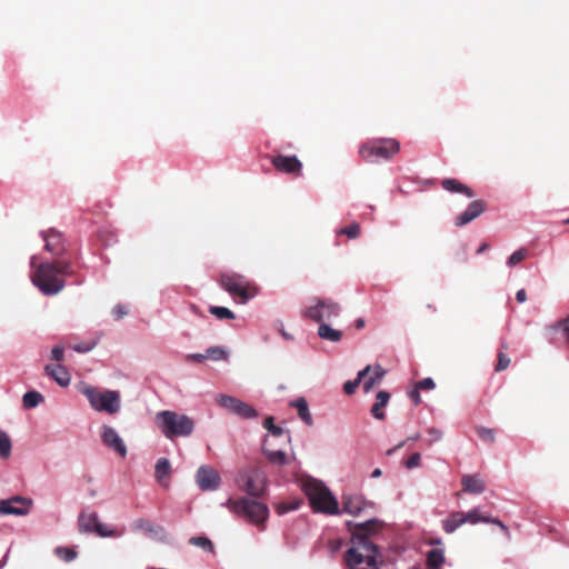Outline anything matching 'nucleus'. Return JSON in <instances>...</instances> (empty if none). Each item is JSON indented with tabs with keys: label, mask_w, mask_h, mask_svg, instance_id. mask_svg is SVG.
<instances>
[{
	"label": "nucleus",
	"mask_w": 569,
	"mask_h": 569,
	"mask_svg": "<svg viewBox=\"0 0 569 569\" xmlns=\"http://www.w3.org/2000/svg\"><path fill=\"white\" fill-rule=\"evenodd\" d=\"M381 525L377 520L353 523L350 528L352 537L346 553L349 569H379L381 555L375 538Z\"/></svg>",
	"instance_id": "nucleus-1"
},
{
	"label": "nucleus",
	"mask_w": 569,
	"mask_h": 569,
	"mask_svg": "<svg viewBox=\"0 0 569 569\" xmlns=\"http://www.w3.org/2000/svg\"><path fill=\"white\" fill-rule=\"evenodd\" d=\"M154 421L168 440L190 437L194 431V420L186 413L174 410H162L156 413Z\"/></svg>",
	"instance_id": "nucleus-2"
},
{
	"label": "nucleus",
	"mask_w": 569,
	"mask_h": 569,
	"mask_svg": "<svg viewBox=\"0 0 569 569\" xmlns=\"http://www.w3.org/2000/svg\"><path fill=\"white\" fill-rule=\"evenodd\" d=\"M30 267L31 282L42 295L56 296L64 288L66 282L59 277L53 263L38 262V257L32 256Z\"/></svg>",
	"instance_id": "nucleus-3"
},
{
	"label": "nucleus",
	"mask_w": 569,
	"mask_h": 569,
	"mask_svg": "<svg viewBox=\"0 0 569 569\" xmlns=\"http://www.w3.org/2000/svg\"><path fill=\"white\" fill-rule=\"evenodd\" d=\"M79 391L87 398L92 410L116 415L121 409V395L117 390H101L91 385L83 383Z\"/></svg>",
	"instance_id": "nucleus-4"
},
{
	"label": "nucleus",
	"mask_w": 569,
	"mask_h": 569,
	"mask_svg": "<svg viewBox=\"0 0 569 569\" xmlns=\"http://www.w3.org/2000/svg\"><path fill=\"white\" fill-rule=\"evenodd\" d=\"M313 512L357 517L366 511L365 500H308Z\"/></svg>",
	"instance_id": "nucleus-5"
},
{
	"label": "nucleus",
	"mask_w": 569,
	"mask_h": 569,
	"mask_svg": "<svg viewBox=\"0 0 569 569\" xmlns=\"http://www.w3.org/2000/svg\"><path fill=\"white\" fill-rule=\"evenodd\" d=\"M236 516L259 525L269 516V508L263 500H227L224 503Z\"/></svg>",
	"instance_id": "nucleus-6"
},
{
	"label": "nucleus",
	"mask_w": 569,
	"mask_h": 569,
	"mask_svg": "<svg viewBox=\"0 0 569 569\" xmlns=\"http://www.w3.org/2000/svg\"><path fill=\"white\" fill-rule=\"evenodd\" d=\"M400 150V143L392 138L371 140L359 148L360 157L367 162L389 160Z\"/></svg>",
	"instance_id": "nucleus-7"
},
{
	"label": "nucleus",
	"mask_w": 569,
	"mask_h": 569,
	"mask_svg": "<svg viewBox=\"0 0 569 569\" xmlns=\"http://www.w3.org/2000/svg\"><path fill=\"white\" fill-rule=\"evenodd\" d=\"M237 485L251 498H259L264 495L267 488L266 473L258 468L241 469L236 478Z\"/></svg>",
	"instance_id": "nucleus-8"
},
{
	"label": "nucleus",
	"mask_w": 569,
	"mask_h": 569,
	"mask_svg": "<svg viewBox=\"0 0 569 569\" xmlns=\"http://www.w3.org/2000/svg\"><path fill=\"white\" fill-rule=\"evenodd\" d=\"M221 286L231 296L239 297L243 303L258 295L257 287L238 273L222 274Z\"/></svg>",
	"instance_id": "nucleus-9"
},
{
	"label": "nucleus",
	"mask_w": 569,
	"mask_h": 569,
	"mask_svg": "<svg viewBox=\"0 0 569 569\" xmlns=\"http://www.w3.org/2000/svg\"><path fill=\"white\" fill-rule=\"evenodd\" d=\"M339 313V303L331 299L320 298H313L311 303L301 311V315L305 318L313 320L318 323H323L327 320L338 317Z\"/></svg>",
	"instance_id": "nucleus-10"
},
{
	"label": "nucleus",
	"mask_w": 569,
	"mask_h": 569,
	"mask_svg": "<svg viewBox=\"0 0 569 569\" xmlns=\"http://www.w3.org/2000/svg\"><path fill=\"white\" fill-rule=\"evenodd\" d=\"M493 522L498 525L503 531L507 532L506 526L497 520V519H490L489 517L482 516L479 510H471L468 512H456L451 515L450 518L443 520V529L447 532H453L459 526L469 522V523H478V522Z\"/></svg>",
	"instance_id": "nucleus-11"
},
{
	"label": "nucleus",
	"mask_w": 569,
	"mask_h": 569,
	"mask_svg": "<svg viewBox=\"0 0 569 569\" xmlns=\"http://www.w3.org/2000/svg\"><path fill=\"white\" fill-rule=\"evenodd\" d=\"M194 481L202 491H214L221 486L219 472L210 465H201L197 469Z\"/></svg>",
	"instance_id": "nucleus-12"
},
{
	"label": "nucleus",
	"mask_w": 569,
	"mask_h": 569,
	"mask_svg": "<svg viewBox=\"0 0 569 569\" xmlns=\"http://www.w3.org/2000/svg\"><path fill=\"white\" fill-rule=\"evenodd\" d=\"M299 486L306 498H335L327 486L319 479L306 476L299 479Z\"/></svg>",
	"instance_id": "nucleus-13"
},
{
	"label": "nucleus",
	"mask_w": 569,
	"mask_h": 569,
	"mask_svg": "<svg viewBox=\"0 0 569 569\" xmlns=\"http://www.w3.org/2000/svg\"><path fill=\"white\" fill-rule=\"evenodd\" d=\"M101 440L102 442L116 451L119 456L126 457L127 456V446L124 445L122 438L119 436L118 431L108 425H103L101 427Z\"/></svg>",
	"instance_id": "nucleus-14"
},
{
	"label": "nucleus",
	"mask_w": 569,
	"mask_h": 569,
	"mask_svg": "<svg viewBox=\"0 0 569 569\" xmlns=\"http://www.w3.org/2000/svg\"><path fill=\"white\" fill-rule=\"evenodd\" d=\"M131 529L133 531H143L146 532L151 539L158 542H169V535L166 532V530L149 520L146 519H137L131 523Z\"/></svg>",
	"instance_id": "nucleus-15"
},
{
	"label": "nucleus",
	"mask_w": 569,
	"mask_h": 569,
	"mask_svg": "<svg viewBox=\"0 0 569 569\" xmlns=\"http://www.w3.org/2000/svg\"><path fill=\"white\" fill-rule=\"evenodd\" d=\"M486 210V203L482 200H472L466 210L455 218V226L461 228L480 217Z\"/></svg>",
	"instance_id": "nucleus-16"
},
{
	"label": "nucleus",
	"mask_w": 569,
	"mask_h": 569,
	"mask_svg": "<svg viewBox=\"0 0 569 569\" xmlns=\"http://www.w3.org/2000/svg\"><path fill=\"white\" fill-rule=\"evenodd\" d=\"M271 163L282 173L301 174L302 163L296 156L279 154L271 159Z\"/></svg>",
	"instance_id": "nucleus-17"
},
{
	"label": "nucleus",
	"mask_w": 569,
	"mask_h": 569,
	"mask_svg": "<svg viewBox=\"0 0 569 569\" xmlns=\"http://www.w3.org/2000/svg\"><path fill=\"white\" fill-rule=\"evenodd\" d=\"M31 506L32 500H0V515L26 516Z\"/></svg>",
	"instance_id": "nucleus-18"
},
{
	"label": "nucleus",
	"mask_w": 569,
	"mask_h": 569,
	"mask_svg": "<svg viewBox=\"0 0 569 569\" xmlns=\"http://www.w3.org/2000/svg\"><path fill=\"white\" fill-rule=\"evenodd\" d=\"M44 249L52 256H60L64 251L62 234L57 230L41 231Z\"/></svg>",
	"instance_id": "nucleus-19"
},
{
	"label": "nucleus",
	"mask_w": 569,
	"mask_h": 569,
	"mask_svg": "<svg viewBox=\"0 0 569 569\" xmlns=\"http://www.w3.org/2000/svg\"><path fill=\"white\" fill-rule=\"evenodd\" d=\"M441 187L443 190L450 193H459L465 196L467 199L475 197V192L470 187L453 178L443 179L441 181Z\"/></svg>",
	"instance_id": "nucleus-20"
},
{
	"label": "nucleus",
	"mask_w": 569,
	"mask_h": 569,
	"mask_svg": "<svg viewBox=\"0 0 569 569\" xmlns=\"http://www.w3.org/2000/svg\"><path fill=\"white\" fill-rule=\"evenodd\" d=\"M46 373L51 377L59 386L67 387L70 385L71 377L66 367L60 363L47 365L44 368Z\"/></svg>",
	"instance_id": "nucleus-21"
},
{
	"label": "nucleus",
	"mask_w": 569,
	"mask_h": 569,
	"mask_svg": "<svg viewBox=\"0 0 569 569\" xmlns=\"http://www.w3.org/2000/svg\"><path fill=\"white\" fill-rule=\"evenodd\" d=\"M369 373L371 375L369 377L367 375L361 381L366 393L370 392L376 385L381 382L387 371L379 363H376L371 366V371Z\"/></svg>",
	"instance_id": "nucleus-22"
},
{
	"label": "nucleus",
	"mask_w": 569,
	"mask_h": 569,
	"mask_svg": "<svg viewBox=\"0 0 569 569\" xmlns=\"http://www.w3.org/2000/svg\"><path fill=\"white\" fill-rule=\"evenodd\" d=\"M262 451L268 460L276 466H284L288 462L284 451L271 449L269 436H267L263 440Z\"/></svg>",
	"instance_id": "nucleus-23"
},
{
	"label": "nucleus",
	"mask_w": 569,
	"mask_h": 569,
	"mask_svg": "<svg viewBox=\"0 0 569 569\" xmlns=\"http://www.w3.org/2000/svg\"><path fill=\"white\" fill-rule=\"evenodd\" d=\"M463 490L469 495H481L485 490V482L478 475H467L461 480Z\"/></svg>",
	"instance_id": "nucleus-24"
},
{
	"label": "nucleus",
	"mask_w": 569,
	"mask_h": 569,
	"mask_svg": "<svg viewBox=\"0 0 569 569\" xmlns=\"http://www.w3.org/2000/svg\"><path fill=\"white\" fill-rule=\"evenodd\" d=\"M290 406L297 409L299 418L307 426H312L313 425V419H312L311 412L309 410L308 402H307V400L303 397H300V398L291 401Z\"/></svg>",
	"instance_id": "nucleus-25"
},
{
	"label": "nucleus",
	"mask_w": 569,
	"mask_h": 569,
	"mask_svg": "<svg viewBox=\"0 0 569 569\" xmlns=\"http://www.w3.org/2000/svg\"><path fill=\"white\" fill-rule=\"evenodd\" d=\"M390 400V393L381 390L377 393L376 402L373 403L371 408V413L376 419H383L385 412L383 409L387 407L388 402Z\"/></svg>",
	"instance_id": "nucleus-26"
},
{
	"label": "nucleus",
	"mask_w": 569,
	"mask_h": 569,
	"mask_svg": "<svg viewBox=\"0 0 569 569\" xmlns=\"http://www.w3.org/2000/svg\"><path fill=\"white\" fill-rule=\"evenodd\" d=\"M318 336L326 341L338 342L342 338V332L340 330L333 329L326 322L319 323L318 327Z\"/></svg>",
	"instance_id": "nucleus-27"
},
{
	"label": "nucleus",
	"mask_w": 569,
	"mask_h": 569,
	"mask_svg": "<svg viewBox=\"0 0 569 569\" xmlns=\"http://www.w3.org/2000/svg\"><path fill=\"white\" fill-rule=\"evenodd\" d=\"M371 371V365L366 366L362 370H360L355 380H349L343 383V391L347 395H353L356 389L359 387L363 378Z\"/></svg>",
	"instance_id": "nucleus-28"
},
{
	"label": "nucleus",
	"mask_w": 569,
	"mask_h": 569,
	"mask_svg": "<svg viewBox=\"0 0 569 569\" xmlns=\"http://www.w3.org/2000/svg\"><path fill=\"white\" fill-rule=\"evenodd\" d=\"M263 427L269 431L271 437H273V438L284 437V440L287 442H290L291 437H290L289 431H286L283 428L276 426L273 423L272 417H268L264 419Z\"/></svg>",
	"instance_id": "nucleus-29"
},
{
	"label": "nucleus",
	"mask_w": 569,
	"mask_h": 569,
	"mask_svg": "<svg viewBox=\"0 0 569 569\" xmlns=\"http://www.w3.org/2000/svg\"><path fill=\"white\" fill-rule=\"evenodd\" d=\"M44 401V397L36 390L28 391L22 397V403L26 409H33Z\"/></svg>",
	"instance_id": "nucleus-30"
},
{
	"label": "nucleus",
	"mask_w": 569,
	"mask_h": 569,
	"mask_svg": "<svg viewBox=\"0 0 569 569\" xmlns=\"http://www.w3.org/2000/svg\"><path fill=\"white\" fill-rule=\"evenodd\" d=\"M171 463L168 458L158 459L154 467V476L159 482H162L170 473Z\"/></svg>",
	"instance_id": "nucleus-31"
},
{
	"label": "nucleus",
	"mask_w": 569,
	"mask_h": 569,
	"mask_svg": "<svg viewBox=\"0 0 569 569\" xmlns=\"http://www.w3.org/2000/svg\"><path fill=\"white\" fill-rule=\"evenodd\" d=\"M206 356H207V359H212L214 361L228 360L229 351L223 347L213 346V347H209L206 350Z\"/></svg>",
	"instance_id": "nucleus-32"
},
{
	"label": "nucleus",
	"mask_w": 569,
	"mask_h": 569,
	"mask_svg": "<svg viewBox=\"0 0 569 569\" xmlns=\"http://www.w3.org/2000/svg\"><path fill=\"white\" fill-rule=\"evenodd\" d=\"M233 413L246 419L256 418L258 416V412L253 407L241 400L237 405Z\"/></svg>",
	"instance_id": "nucleus-33"
},
{
	"label": "nucleus",
	"mask_w": 569,
	"mask_h": 569,
	"mask_svg": "<svg viewBox=\"0 0 569 569\" xmlns=\"http://www.w3.org/2000/svg\"><path fill=\"white\" fill-rule=\"evenodd\" d=\"M12 443L8 433L0 430V458L8 459L11 455Z\"/></svg>",
	"instance_id": "nucleus-34"
},
{
	"label": "nucleus",
	"mask_w": 569,
	"mask_h": 569,
	"mask_svg": "<svg viewBox=\"0 0 569 569\" xmlns=\"http://www.w3.org/2000/svg\"><path fill=\"white\" fill-rule=\"evenodd\" d=\"M216 401L224 409H227L229 412L234 411L237 405L239 403V399L228 396V395H218L216 398Z\"/></svg>",
	"instance_id": "nucleus-35"
},
{
	"label": "nucleus",
	"mask_w": 569,
	"mask_h": 569,
	"mask_svg": "<svg viewBox=\"0 0 569 569\" xmlns=\"http://www.w3.org/2000/svg\"><path fill=\"white\" fill-rule=\"evenodd\" d=\"M360 224L352 222L348 227L340 228L336 231L337 236H347L349 239H357L360 236Z\"/></svg>",
	"instance_id": "nucleus-36"
},
{
	"label": "nucleus",
	"mask_w": 569,
	"mask_h": 569,
	"mask_svg": "<svg viewBox=\"0 0 569 569\" xmlns=\"http://www.w3.org/2000/svg\"><path fill=\"white\" fill-rule=\"evenodd\" d=\"M53 552L58 558L66 562H71L77 558V551L72 548L57 547Z\"/></svg>",
	"instance_id": "nucleus-37"
},
{
	"label": "nucleus",
	"mask_w": 569,
	"mask_h": 569,
	"mask_svg": "<svg viewBox=\"0 0 569 569\" xmlns=\"http://www.w3.org/2000/svg\"><path fill=\"white\" fill-rule=\"evenodd\" d=\"M209 311L211 315H213L216 318L220 320L236 318L234 313L227 307L211 306L209 308Z\"/></svg>",
	"instance_id": "nucleus-38"
},
{
	"label": "nucleus",
	"mask_w": 569,
	"mask_h": 569,
	"mask_svg": "<svg viewBox=\"0 0 569 569\" xmlns=\"http://www.w3.org/2000/svg\"><path fill=\"white\" fill-rule=\"evenodd\" d=\"M88 521H91L94 525V528L100 532L101 536H106L107 533L102 532L100 527L97 525V516L94 513H82L80 516V527L86 530H91V525Z\"/></svg>",
	"instance_id": "nucleus-39"
},
{
	"label": "nucleus",
	"mask_w": 569,
	"mask_h": 569,
	"mask_svg": "<svg viewBox=\"0 0 569 569\" xmlns=\"http://www.w3.org/2000/svg\"><path fill=\"white\" fill-rule=\"evenodd\" d=\"M527 254L528 251L525 248H520L508 257L506 263L509 268H513L517 264H519L523 259H526Z\"/></svg>",
	"instance_id": "nucleus-40"
},
{
	"label": "nucleus",
	"mask_w": 569,
	"mask_h": 569,
	"mask_svg": "<svg viewBox=\"0 0 569 569\" xmlns=\"http://www.w3.org/2000/svg\"><path fill=\"white\" fill-rule=\"evenodd\" d=\"M476 432L485 442L492 443L496 441V432L491 428L479 426L476 428Z\"/></svg>",
	"instance_id": "nucleus-41"
},
{
	"label": "nucleus",
	"mask_w": 569,
	"mask_h": 569,
	"mask_svg": "<svg viewBox=\"0 0 569 569\" xmlns=\"http://www.w3.org/2000/svg\"><path fill=\"white\" fill-rule=\"evenodd\" d=\"M274 508L279 515H283L288 511L297 510L299 508V500H289L288 502L279 500Z\"/></svg>",
	"instance_id": "nucleus-42"
},
{
	"label": "nucleus",
	"mask_w": 569,
	"mask_h": 569,
	"mask_svg": "<svg viewBox=\"0 0 569 569\" xmlns=\"http://www.w3.org/2000/svg\"><path fill=\"white\" fill-rule=\"evenodd\" d=\"M189 542L193 546L202 548L203 550H206L208 552L212 553L214 551L212 541L206 537H192V538H190Z\"/></svg>",
	"instance_id": "nucleus-43"
},
{
	"label": "nucleus",
	"mask_w": 569,
	"mask_h": 569,
	"mask_svg": "<svg viewBox=\"0 0 569 569\" xmlns=\"http://www.w3.org/2000/svg\"><path fill=\"white\" fill-rule=\"evenodd\" d=\"M445 560L443 551L440 549H432L428 552V565L432 568H438Z\"/></svg>",
	"instance_id": "nucleus-44"
},
{
	"label": "nucleus",
	"mask_w": 569,
	"mask_h": 569,
	"mask_svg": "<svg viewBox=\"0 0 569 569\" xmlns=\"http://www.w3.org/2000/svg\"><path fill=\"white\" fill-rule=\"evenodd\" d=\"M56 270L60 276H71L73 274V268L69 260H58L54 263Z\"/></svg>",
	"instance_id": "nucleus-45"
},
{
	"label": "nucleus",
	"mask_w": 569,
	"mask_h": 569,
	"mask_svg": "<svg viewBox=\"0 0 569 569\" xmlns=\"http://www.w3.org/2000/svg\"><path fill=\"white\" fill-rule=\"evenodd\" d=\"M97 343H98L97 340L80 342V343L74 345L72 347V349L79 353H87V352H90L91 350H93L94 347L97 346Z\"/></svg>",
	"instance_id": "nucleus-46"
},
{
	"label": "nucleus",
	"mask_w": 569,
	"mask_h": 569,
	"mask_svg": "<svg viewBox=\"0 0 569 569\" xmlns=\"http://www.w3.org/2000/svg\"><path fill=\"white\" fill-rule=\"evenodd\" d=\"M550 329L561 330L566 338L569 339V316L562 320L557 321L550 327Z\"/></svg>",
	"instance_id": "nucleus-47"
},
{
	"label": "nucleus",
	"mask_w": 569,
	"mask_h": 569,
	"mask_svg": "<svg viewBox=\"0 0 569 569\" xmlns=\"http://www.w3.org/2000/svg\"><path fill=\"white\" fill-rule=\"evenodd\" d=\"M64 357V347L62 345H57L51 350V359L60 362Z\"/></svg>",
	"instance_id": "nucleus-48"
},
{
	"label": "nucleus",
	"mask_w": 569,
	"mask_h": 569,
	"mask_svg": "<svg viewBox=\"0 0 569 569\" xmlns=\"http://www.w3.org/2000/svg\"><path fill=\"white\" fill-rule=\"evenodd\" d=\"M416 388L419 390V389H422V390H433L436 388V383L433 381L432 378H423L422 380H420L417 385H416Z\"/></svg>",
	"instance_id": "nucleus-49"
},
{
	"label": "nucleus",
	"mask_w": 569,
	"mask_h": 569,
	"mask_svg": "<svg viewBox=\"0 0 569 569\" xmlns=\"http://www.w3.org/2000/svg\"><path fill=\"white\" fill-rule=\"evenodd\" d=\"M128 315V308L124 305H116L112 309V316L114 319L119 320Z\"/></svg>",
	"instance_id": "nucleus-50"
},
{
	"label": "nucleus",
	"mask_w": 569,
	"mask_h": 569,
	"mask_svg": "<svg viewBox=\"0 0 569 569\" xmlns=\"http://www.w3.org/2000/svg\"><path fill=\"white\" fill-rule=\"evenodd\" d=\"M509 365H510V358L505 353H499L496 370L502 371V370L507 369Z\"/></svg>",
	"instance_id": "nucleus-51"
},
{
	"label": "nucleus",
	"mask_w": 569,
	"mask_h": 569,
	"mask_svg": "<svg viewBox=\"0 0 569 569\" xmlns=\"http://www.w3.org/2000/svg\"><path fill=\"white\" fill-rule=\"evenodd\" d=\"M421 460L420 453L416 452L409 457V459L405 462L406 468L413 469L419 467Z\"/></svg>",
	"instance_id": "nucleus-52"
},
{
	"label": "nucleus",
	"mask_w": 569,
	"mask_h": 569,
	"mask_svg": "<svg viewBox=\"0 0 569 569\" xmlns=\"http://www.w3.org/2000/svg\"><path fill=\"white\" fill-rule=\"evenodd\" d=\"M428 435H429V443L430 445L441 440V438H442V432L437 428H429Z\"/></svg>",
	"instance_id": "nucleus-53"
},
{
	"label": "nucleus",
	"mask_w": 569,
	"mask_h": 569,
	"mask_svg": "<svg viewBox=\"0 0 569 569\" xmlns=\"http://www.w3.org/2000/svg\"><path fill=\"white\" fill-rule=\"evenodd\" d=\"M186 359L188 361L202 362L203 360L207 359V356H206V353H189L186 356Z\"/></svg>",
	"instance_id": "nucleus-54"
},
{
	"label": "nucleus",
	"mask_w": 569,
	"mask_h": 569,
	"mask_svg": "<svg viewBox=\"0 0 569 569\" xmlns=\"http://www.w3.org/2000/svg\"><path fill=\"white\" fill-rule=\"evenodd\" d=\"M516 299L518 302L520 303H523L527 301V292L525 289H519L517 292H516Z\"/></svg>",
	"instance_id": "nucleus-55"
},
{
	"label": "nucleus",
	"mask_w": 569,
	"mask_h": 569,
	"mask_svg": "<svg viewBox=\"0 0 569 569\" xmlns=\"http://www.w3.org/2000/svg\"><path fill=\"white\" fill-rule=\"evenodd\" d=\"M410 398L415 401L416 405L421 402L419 390L416 388L409 393Z\"/></svg>",
	"instance_id": "nucleus-56"
},
{
	"label": "nucleus",
	"mask_w": 569,
	"mask_h": 569,
	"mask_svg": "<svg viewBox=\"0 0 569 569\" xmlns=\"http://www.w3.org/2000/svg\"><path fill=\"white\" fill-rule=\"evenodd\" d=\"M405 442L406 441H401L400 443H398L397 446H395L393 448L387 450L386 455L387 456H392L397 450H399L400 448H402L405 446Z\"/></svg>",
	"instance_id": "nucleus-57"
},
{
	"label": "nucleus",
	"mask_w": 569,
	"mask_h": 569,
	"mask_svg": "<svg viewBox=\"0 0 569 569\" xmlns=\"http://www.w3.org/2000/svg\"><path fill=\"white\" fill-rule=\"evenodd\" d=\"M279 332L281 333V336L286 339V340H292L293 337L288 333L284 329H283V326L281 325V328L279 329Z\"/></svg>",
	"instance_id": "nucleus-58"
},
{
	"label": "nucleus",
	"mask_w": 569,
	"mask_h": 569,
	"mask_svg": "<svg viewBox=\"0 0 569 569\" xmlns=\"http://www.w3.org/2000/svg\"><path fill=\"white\" fill-rule=\"evenodd\" d=\"M488 248H489L488 243H482V244L477 249V253H478V254H480V253L485 252Z\"/></svg>",
	"instance_id": "nucleus-59"
},
{
	"label": "nucleus",
	"mask_w": 569,
	"mask_h": 569,
	"mask_svg": "<svg viewBox=\"0 0 569 569\" xmlns=\"http://www.w3.org/2000/svg\"><path fill=\"white\" fill-rule=\"evenodd\" d=\"M363 327H365V320H363V319H361V318H360V319H357V321H356V328H357V329H361V328H363Z\"/></svg>",
	"instance_id": "nucleus-60"
},
{
	"label": "nucleus",
	"mask_w": 569,
	"mask_h": 569,
	"mask_svg": "<svg viewBox=\"0 0 569 569\" xmlns=\"http://www.w3.org/2000/svg\"><path fill=\"white\" fill-rule=\"evenodd\" d=\"M381 473H382V472H381V470H380L379 468H377V469H375V470L372 471L371 477H372V478H378V477H380V476H381Z\"/></svg>",
	"instance_id": "nucleus-61"
},
{
	"label": "nucleus",
	"mask_w": 569,
	"mask_h": 569,
	"mask_svg": "<svg viewBox=\"0 0 569 569\" xmlns=\"http://www.w3.org/2000/svg\"><path fill=\"white\" fill-rule=\"evenodd\" d=\"M419 438H420V433H418V432H417V433H415V435L410 436L407 440H408V441H416V440H418Z\"/></svg>",
	"instance_id": "nucleus-62"
},
{
	"label": "nucleus",
	"mask_w": 569,
	"mask_h": 569,
	"mask_svg": "<svg viewBox=\"0 0 569 569\" xmlns=\"http://www.w3.org/2000/svg\"><path fill=\"white\" fill-rule=\"evenodd\" d=\"M191 310H192L194 313H197L198 308H197L196 306H191Z\"/></svg>",
	"instance_id": "nucleus-63"
},
{
	"label": "nucleus",
	"mask_w": 569,
	"mask_h": 569,
	"mask_svg": "<svg viewBox=\"0 0 569 569\" xmlns=\"http://www.w3.org/2000/svg\"><path fill=\"white\" fill-rule=\"evenodd\" d=\"M566 222L569 223V219Z\"/></svg>",
	"instance_id": "nucleus-64"
}]
</instances>
